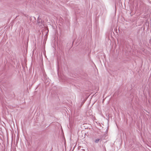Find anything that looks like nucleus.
I'll return each mask as SVG.
<instances>
[{"label": "nucleus", "instance_id": "2", "mask_svg": "<svg viewBox=\"0 0 151 151\" xmlns=\"http://www.w3.org/2000/svg\"><path fill=\"white\" fill-rule=\"evenodd\" d=\"M99 140V139H97L96 140H95V143H97L98 142Z\"/></svg>", "mask_w": 151, "mask_h": 151}, {"label": "nucleus", "instance_id": "1", "mask_svg": "<svg viewBox=\"0 0 151 151\" xmlns=\"http://www.w3.org/2000/svg\"><path fill=\"white\" fill-rule=\"evenodd\" d=\"M18 132H18V134H17V139L16 142L17 144V143L18 142L19 139V136H18Z\"/></svg>", "mask_w": 151, "mask_h": 151}]
</instances>
